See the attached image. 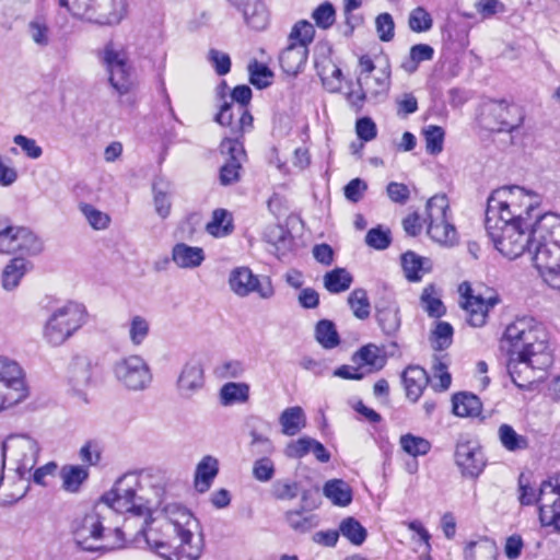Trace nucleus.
<instances>
[{
	"label": "nucleus",
	"instance_id": "obj_14",
	"mask_svg": "<svg viewBox=\"0 0 560 560\" xmlns=\"http://www.w3.org/2000/svg\"><path fill=\"white\" fill-rule=\"evenodd\" d=\"M24 396L22 369L16 362L0 357V409L18 404Z\"/></svg>",
	"mask_w": 560,
	"mask_h": 560
},
{
	"label": "nucleus",
	"instance_id": "obj_2",
	"mask_svg": "<svg viewBox=\"0 0 560 560\" xmlns=\"http://www.w3.org/2000/svg\"><path fill=\"white\" fill-rule=\"evenodd\" d=\"M528 253L545 282L560 290V215L547 212L536 219Z\"/></svg>",
	"mask_w": 560,
	"mask_h": 560
},
{
	"label": "nucleus",
	"instance_id": "obj_51",
	"mask_svg": "<svg viewBox=\"0 0 560 560\" xmlns=\"http://www.w3.org/2000/svg\"><path fill=\"white\" fill-rule=\"evenodd\" d=\"M434 287L429 284L422 291L420 301L430 317L440 318L445 314V306L439 298L433 296Z\"/></svg>",
	"mask_w": 560,
	"mask_h": 560
},
{
	"label": "nucleus",
	"instance_id": "obj_27",
	"mask_svg": "<svg viewBox=\"0 0 560 560\" xmlns=\"http://www.w3.org/2000/svg\"><path fill=\"white\" fill-rule=\"evenodd\" d=\"M245 23L255 31H262L269 23V12L260 0H245L241 8Z\"/></svg>",
	"mask_w": 560,
	"mask_h": 560
},
{
	"label": "nucleus",
	"instance_id": "obj_49",
	"mask_svg": "<svg viewBox=\"0 0 560 560\" xmlns=\"http://www.w3.org/2000/svg\"><path fill=\"white\" fill-rule=\"evenodd\" d=\"M315 336L317 341L326 349H332L340 342L335 324L328 319H322L317 323Z\"/></svg>",
	"mask_w": 560,
	"mask_h": 560
},
{
	"label": "nucleus",
	"instance_id": "obj_23",
	"mask_svg": "<svg viewBox=\"0 0 560 560\" xmlns=\"http://www.w3.org/2000/svg\"><path fill=\"white\" fill-rule=\"evenodd\" d=\"M490 114L495 119V126H488L492 130L511 132L518 128L524 120L522 110L516 105H510L506 101H493L490 104Z\"/></svg>",
	"mask_w": 560,
	"mask_h": 560
},
{
	"label": "nucleus",
	"instance_id": "obj_10",
	"mask_svg": "<svg viewBox=\"0 0 560 560\" xmlns=\"http://www.w3.org/2000/svg\"><path fill=\"white\" fill-rule=\"evenodd\" d=\"M116 380L129 390H144L152 382V373L144 359L131 354L119 359L114 364Z\"/></svg>",
	"mask_w": 560,
	"mask_h": 560
},
{
	"label": "nucleus",
	"instance_id": "obj_28",
	"mask_svg": "<svg viewBox=\"0 0 560 560\" xmlns=\"http://www.w3.org/2000/svg\"><path fill=\"white\" fill-rule=\"evenodd\" d=\"M506 369L512 382L520 388H525L528 384H532L535 381L532 373L534 370H538L532 361L526 358L521 359L513 355V353H510Z\"/></svg>",
	"mask_w": 560,
	"mask_h": 560
},
{
	"label": "nucleus",
	"instance_id": "obj_16",
	"mask_svg": "<svg viewBox=\"0 0 560 560\" xmlns=\"http://www.w3.org/2000/svg\"><path fill=\"white\" fill-rule=\"evenodd\" d=\"M455 464L466 478H477L485 469L487 460L477 440L460 435L455 446Z\"/></svg>",
	"mask_w": 560,
	"mask_h": 560
},
{
	"label": "nucleus",
	"instance_id": "obj_47",
	"mask_svg": "<svg viewBox=\"0 0 560 560\" xmlns=\"http://www.w3.org/2000/svg\"><path fill=\"white\" fill-rule=\"evenodd\" d=\"M339 532L355 546H361L368 536L366 529L352 516L346 517L340 522Z\"/></svg>",
	"mask_w": 560,
	"mask_h": 560
},
{
	"label": "nucleus",
	"instance_id": "obj_35",
	"mask_svg": "<svg viewBox=\"0 0 560 560\" xmlns=\"http://www.w3.org/2000/svg\"><path fill=\"white\" fill-rule=\"evenodd\" d=\"M62 488L71 493L80 490L81 485L89 478V470L78 465H65L60 470Z\"/></svg>",
	"mask_w": 560,
	"mask_h": 560
},
{
	"label": "nucleus",
	"instance_id": "obj_19",
	"mask_svg": "<svg viewBox=\"0 0 560 560\" xmlns=\"http://www.w3.org/2000/svg\"><path fill=\"white\" fill-rule=\"evenodd\" d=\"M220 149L222 154L228 155V159L220 168L219 179L221 185L229 186L240 180L242 163L246 158V153L243 143L231 138H224Z\"/></svg>",
	"mask_w": 560,
	"mask_h": 560
},
{
	"label": "nucleus",
	"instance_id": "obj_17",
	"mask_svg": "<svg viewBox=\"0 0 560 560\" xmlns=\"http://www.w3.org/2000/svg\"><path fill=\"white\" fill-rule=\"evenodd\" d=\"M464 285L466 287L463 293L465 301L462 306L466 311L467 322L472 327H482L487 323L489 311L500 303V298L493 292L489 295L474 294L468 283L462 284L460 290Z\"/></svg>",
	"mask_w": 560,
	"mask_h": 560
},
{
	"label": "nucleus",
	"instance_id": "obj_32",
	"mask_svg": "<svg viewBox=\"0 0 560 560\" xmlns=\"http://www.w3.org/2000/svg\"><path fill=\"white\" fill-rule=\"evenodd\" d=\"M219 472V462L217 458L208 455L205 456L200 463L197 465L196 475H195V483L196 488L199 492L207 491L212 480Z\"/></svg>",
	"mask_w": 560,
	"mask_h": 560
},
{
	"label": "nucleus",
	"instance_id": "obj_41",
	"mask_svg": "<svg viewBox=\"0 0 560 560\" xmlns=\"http://www.w3.org/2000/svg\"><path fill=\"white\" fill-rule=\"evenodd\" d=\"M206 231L213 236H226L233 231L232 215L225 209H215Z\"/></svg>",
	"mask_w": 560,
	"mask_h": 560
},
{
	"label": "nucleus",
	"instance_id": "obj_22",
	"mask_svg": "<svg viewBox=\"0 0 560 560\" xmlns=\"http://www.w3.org/2000/svg\"><path fill=\"white\" fill-rule=\"evenodd\" d=\"M236 112L240 117L237 122L234 124V105L230 102H224L220 105V110L215 115L214 120L221 126H229L231 128V136L229 138L240 141L243 133L253 127V116L247 107L237 106Z\"/></svg>",
	"mask_w": 560,
	"mask_h": 560
},
{
	"label": "nucleus",
	"instance_id": "obj_59",
	"mask_svg": "<svg viewBox=\"0 0 560 560\" xmlns=\"http://www.w3.org/2000/svg\"><path fill=\"white\" fill-rule=\"evenodd\" d=\"M312 19L317 27L322 30L330 28L336 21L335 7L328 1L319 4L312 12Z\"/></svg>",
	"mask_w": 560,
	"mask_h": 560
},
{
	"label": "nucleus",
	"instance_id": "obj_24",
	"mask_svg": "<svg viewBox=\"0 0 560 560\" xmlns=\"http://www.w3.org/2000/svg\"><path fill=\"white\" fill-rule=\"evenodd\" d=\"M351 361L358 368L369 366V372L381 371L387 361L384 351L374 343H369L355 351Z\"/></svg>",
	"mask_w": 560,
	"mask_h": 560
},
{
	"label": "nucleus",
	"instance_id": "obj_12",
	"mask_svg": "<svg viewBox=\"0 0 560 560\" xmlns=\"http://www.w3.org/2000/svg\"><path fill=\"white\" fill-rule=\"evenodd\" d=\"M107 514H109L108 506L102 505L97 502L91 512L86 513L75 523L73 534L77 544L81 546L83 550L98 551L110 549L104 546H94L90 544V539L98 540L103 537V532L105 530L103 521L106 518Z\"/></svg>",
	"mask_w": 560,
	"mask_h": 560
},
{
	"label": "nucleus",
	"instance_id": "obj_52",
	"mask_svg": "<svg viewBox=\"0 0 560 560\" xmlns=\"http://www.w3.org/2000/svg\"><path fill=\"white\" fill-rule=\"evenodd\" d=\"M425 140V150L431 155H436L443 151L445 132L442 127L430 125L423 129Z\"/></svg>",
	"mask_w": 560,
	"mask_h": 560
},
{
	"label": "nucleus",
	"instance_id": "obj_21",
	"mask_svg": "<svg viewBox=\"0 0 560 560\" xmlns=\"http://www.w3.org/2000/svg\"><path fill=\"white\" fill-rule=\"evenodd\" d=\"M205 369L197 359L188 360L182 368L177 381L176 390L182 398L190 399L205 387Z\"/></svg>",
	"mask_w": 560,
	"mask_h": 560
},
{
	"label": "nucleus",
	"instance_id": "obj_46",
	"mask_svg": "<svg viewBox=\"0 0 560 560\" xmlns=\"http://www.w3.org/2000/svg\"><path fill=\"white\" fill-rule=\"evenodd\" d=\"M427 259L408 250L401 255V266L406 278L411 282H417L421 279V272L427 271L424 262Z\"/></svg>",
	"mask_w": 560,
	"mask_h": 560
},
{
	"label": "nucleus",
	"instance_id": "obj_48",
	"mask_svg": "<svg viewBox=\"0 0 560 560\" xmlns=\"http://www.w3.org/2000/svg\"><path fill=\"white\" fill-rule=\"evenodd\" d=\"M359 88H365L370 93L371 97L377 98L380 95H385L389 89V75L383 72L377 77H359L358 78Z\"/></svg>",
	"mask_w": 560,
	"mask_h": 560
},
{
	"label": "nucleus",
	"instance_id": "obj_25",
	"mask_svg": "<svg viewBox=\"0 0 560 560\" xmlns=\"http://www.w3.org/2000/svg\"><path fill=\"white\" fill-rule=\"evenodd\" d=\"M376 320L386 335L395 334L400 326L398 306L392 299H381L375 304Z\"/></svg>",
	"mask_w": 560,
	"mask_h": 560
},
{
	"label": "nucleus",
	"instance_id": "obj_37",
	"mask_svg": "<svg viewBox=\"0 0 560 560\" xmlns=\"http://www.w3.org/2000/svg\"><path fill=\"white\" fill-rule=\"evenodd\" d=\"M249 399V385L246 383L230 382L220 389V402L223 406L243 404Z\"/></svg>",
	"mask_w": 560,
	"mask_h": 560
},
{
	"label": "nucleus",
	"instance_id": "obj_4",
	"mask_svg": "<svg viewBox=\"0 0 560 560\" xmlns=\"http://www.w3.org/2000/svg\"><path fill=\"white\" fill-rule=\"evenodd\" d=\"M503 342L510 345V353L532 361L538 371H545L552 364L547 334L533 317H520L508 325Z\"/></svg>",
	"mask_w": 560,
	"mask_h": 560
},
{
	"label": "nucleus",
	"instance_id": "obj_1",
	"mask_svg": "<svg viewBox=\"0 0 560 560\" xmlns=\"http://www.w3.org/2000/svg\"><path fill=\"white\" fill-rule=\"evenodd\" d=\"M541 197L520 186L501 187L489 196L485 228L494 247L509 259L524 254L532 244V226L541 215Z\"/></svg>",
	"mask_w": 560,
	"mask_h": 560
},
{
	"label": "nucleus",
	"instance_id": "obj_56",
	"mask_svg": "<svg viewBox=\"0 0 560 560\" xmlns=\"http://www.w3.org/2000/svg\"><path fill=\"white\" fill-rule=\"evenodd\" d=\"M150 324L143 316L135 315L129 323V339L133 346H140L149 336Z\"/></svg>",
	"mask_w": 560,
	"mask_h": 560
},
{
	"label": "nucleus",
	"instance_id": "obj_33",
	"mask_svg": "<svg viewBox=\"0 0 560 560\" xmlns=\"http://www.w3.org/2000/svg\"><path fill=\"white\" fill-rule=\"evenodd\" d=\"M323 493L335 505L347 506L352 502V489L342 479L328 480L323 488Z\"/></svg>",
	"mask_w": 560,
	"mask_h": 560
},
{
	"label": "nucleus",
	"instance_id": "obj_54",
	"mask_svg": "<svg viewBox=\"0 0 560 560\" xmlns=\"http://www.w3.org/2000/svg\"><path fill=\"white\" fill-rule=\"evenodd\" d=\"M454 329L447 322H436L432 330L431 341L435 350L447 349L453 341Z\"/></svg>",
	"mask_w": 560,
	"mask_h": 560
},
{
	"label": "nucleus",
	"instance_id": "obj_11",
	"mask_svg": "<svg viewBox=\"0 0 560 560\" xmlns=\"http://www.w3.org/2000/svg\"><path fill=\"white\" fill-rule=\"evenodd\" d=\"M137 486L138 478L135 475H124L115 482L110 491L102 495L100 503L108 506V513L112 511L118 513L132 512L141 515V505L136 502Z\"/></svg>",
	"mask_w": 560,
	"mask_h": 560
},
{
	"label": "nucleus",
	"instance_id": "obj_38",
	"mask_svg": "<svg viewBox=\"0 0 560 560\" xmlns=\"http://www.w3.org/2000/svg\"><path fill=\"white\" fill-rule=\"evenodd\" d=\"M325 289L334 294L347 291L352 282L353 277L345 268H335L324 276Z\"/></svg>",
	"mask_w": 560,
	"mask_h": 560
},
{
	"label": "nucleus",
	"instance_id": "obj_61",
	"mask_svg": "<svg viewBox=\"0 0 560 560\" xmlns=\"http://www.w3.org/2000/svg\"><path fill=\"white\" fill-rule=\"evenodd\" d=\"M271 493L277 500H293L300 494V485L290 479H279L272 483Z\"/></svg>",
	"mask_w": 560,
	"mask_h": 560
},
{
	"label": "nucleus",
	"instance_id": "obj_45",
	"mask_svg": "<svg viewBox=\"0 0 560 560\" xmlns=\"http://www.w3.org/2000/svg\"><path fill=\"white\" fill-rule=\"evenodd\" d=\"M27 34L33 43L39 48L47 47L51 42L50 27L42 16H37L30 21L27 24Z\"/></svg>",
	"mask_w": 560,
	"mask_h": 560
},
{
	"label": "nucleus",
	"instance_id": "obj_9",
	"mask_svg": "<svg viewBox=\"0 0 560 560\" xmlns=\"http://www.w3.org/2000/svg\"><path fill=\"white\" fill-rule=\"evenodd\" d=\"M450 205L445 195H435L431 197L425 207V218L428 235L436 243L452 244L456 238L455 226L448 221Z\"/></svg>",
	"mask_w": 560,
	"mask_h": 560
},
{
	"label": "nucleus",
	"instance_id": "obj_58",
	"mask_svg": "<svg viewBox=\"0 0 560 560\" xmlns=\"http://www.w3.org/2000/svg\"><path fill=\"white\" fill-rule=\"evenodd\" d=\"M166 188H168V184L163 180L153 183L155 211L163 219H165L171 211V201Z\"/></svg>",
	"mask_w": 560,
	"mask_h": 560
},
{
	"label": "nucleus",
	"instance_id": "obj_15",
	"mask_svg": "<svg viewBox=\"0 0 560 560\" xmlns=\"http://www.w3.org/2000/svg\"><path fill=\"white\" fill-rule=\"evenodd\" d=\"M536 503L541 525H553L560 532V472L541 482Z\"/></svg>",
	"mask_w": 560,
	"mask_h": 560
},
{
	"label": "nucleus",
	"instance_id": "obj_50",
	"mask_svg": "<svg viewBox=\"0 0 560 560\" xmlns=\"http://www.w3.org/2000/svg\"><path fill=\"white\" fill-rule=\"evenodd\" d=\"M79 210L84 215L85 220L89 222L92 229L100 231L108 228L110 223V217L107 213L86 202H80Z\"/></svg>",
	"mask_w": 560,
	"mask_h": 560
},
{
	"label": "nucleus",
	"instance_id": "obj_13",
	"mask_svg": "<svg viewBox=\"0 0 560 560\" xmlns=\"http://www.w3.org/2000/svg\"><path fill=\"white\" fill-rule=\"evenodd\" d=\"M43 250V243L28 229L23 226L0 225V254L21 253L37 255Z\"/></svg>",
	"mask_w": 560,
	"mask_h": 560
},
{
	"label": "nucleus",
	"instance_id": "obj_63",
	"mask_svg": "<svg viewBox=\"0 0 560 560\" xmlns=\"http://www.w3.org/2000/svg\"><path fill=\"white\" fill-rule=\"evenodd\" d=\"M390 242L389 231H384L381 226L371 229L365 235V243L377 250L386 249Z\"/></svg>",
	"mask_w": 560,
	"mask_h": 560
},
{
	"label": "nucleus",
	"instance_id": "obj_18",
	"mask_svg": "<svg viewBox=\"0 0 560 560\" xmlns=\"http://www.w3.org/2000/svg\"><path fill=\"white\" fill-rule=\"evenodd\" d=\"M231 290L238 296H247L252 292L258 293L261 299L268 300L275 295V289L269 278L260 282L247 267L232 270L229 279Z\"/></svg>",
	"mask_w": 560,
	"mask_h": 560
},
{
	"label": "nucleus",
	"instance_id": "obj_8",
	"mask_svg": "<svg viewBox=\"0 0 560 560\" xmlns=\"http://www.w3.org/2000/svg\"><path fill=\"white\" fill-rule=\"evenodd\" d=\"M39 448L37 442L25 434L9 435L1 444V470L5 466L7 456L13 459L15 471L24 479L37 462Z\"/></svg>",
	"mask_w": 560,
	"mask_h": 560
},
{
	"label": "nucleus",
	"instance_id": "obj_6",
	"mask_svg": "<svg viewBox=\"0 0 560 560\" xmlns=\"http://www.w3.org/2000/svg\"><path fill=\"white\" fill-rule=\"evenodd\" d=\"M96 55L108 73L110 85L120 95L127 94L132 86V66L126 48L121 44L109 40Z\"/></svg>",
	"mask_w": 560,
	"mask_h": 560
},
{
	"label": "nucleus",
	"instance_id": "obj_42",
	"mask_svg": "<svg viewBox=\"0 0 560 560\" xmlns=\"http://www.w3.org/2000/svg\"><path fill=\"white\" fill-rule=\"evenodd\" d=\"M70 383L74 388L85 387L92 380V365L85 358H77L70 365Z\"/></svg>",
	"mask_w": 560,
	"mask_h": 560
},
{
	"label": "nucleus",
	"instance_id": "obj_64",
	"mask_svg": "<svg viewBox=\"0 0 560 560\" xmlns=\"http://www.w3.org/2000/svg\"><path fill=\"white\" fill-rule=\"evenodd\" d=\"M375 26L378 38L382 42H390L394 38L395 23L389 13L385 12L378 14L375 20Z\"/></svg>",
	"mask_w": 560,
	"mask_h": 560
},
{
	"label": "nucleus",
	"instance_id": "obj_43",
	"mask_svg": "<svg viewBox=\"0 0 560 560\" xmlns=\"http://www.w3.org/2000/svg\"><path fill=\"white\" fill-rule=\"evenodd\" d=\"M499 439L504 448L510 452L526 450L529 445L528 439L518 434L510 424H501Z\"/></svg>",
	"mask_w": 560,
	"mask_h": 560
},
{
	"label": "nucleus",
	"instance_id": "obj_62",
	"mask_svg": "<svg viewBox=\"0 0 560 560\" xmlns=\"http://www.w3.org/2000/svg\"><path fill=\"white\" fill-rule=\"evenodd\" d=\"M207 59L218 75H225L231 71V58L226 52L211 48Z\"/></svg>",
	"mask_w": 560,
	"mask_h": 560
},
{
	"label": "nucleus",
	"instance_id": "obj_39",
	"mask_svg": "<svg viewBox=\"0 0 560 560\" xmlns=\"http://www.w3.org/2000/svg\"><path fill=\"white\" fill-rule=\"evenodd\" d=\"M282 427V433L285 435H295L304 427L305 415L301 407H290L282 411L279 417Z\"/></svg>",
	"mask_w": 560,
	"mask_h": 560
},
{
	"label": "nucleus",
	"instance_id": "obj_36",
	"mask_svg": "<svg viewBox=\"0 0 560 560\" xmlns=\"http://www.w3.org/2000/svg\"><path fill=\"white\" fill-rule=\"evenodd\" d=\"M434 49L428 44H416L411 46L409 56L401 62V68L409 74L415 73L419 65L433 59Z\"/></svg>",
	"mask_w": 560,
	"mask_h": 560
},
{
	"label": "nucleus",
	"instance_id": "obj_53",
	"mask_svg": "<svg viewBox=\"0 0 560 560\" xmlns=\"http://www.w3.org/2000/svg\"><path fill=\"white\" fill-rule=\"evenodd\" d=\"M348 304L357 318L365 319L370 316V302L364 289L353 290L348 298Z\"/></svg>",
	"mask_w": 560,
	"mask_h": 560
},
{
	"label": "nucleus",
	"instance_id": "obj_57",
	"mask_svg": "<svg viewBox=\"0 0 560 560\" xmlns=\"http://www.w3.org/2000/svg\"><path fill=\"white\" fill-rule=\"evenodd\" d=\"M249 81L258 89H265L271 84L273 77L271 70L264 63L253 61L248 65Z\"/></svg>",
	"mask_w": 560,
	"mask_h": 560
},
{
	"label": "nucleus",
	"instance_id": "obj_20",
	"mask_svg": "<svg viewBox=\"0 0 560 560\" xmlns=\"http://www.w3.org/2000/svg\"><path fill=\"white\" fill-rule=\"evenodd\" d=\"M126 13L125 0H93L88 5V12L78 19L98 25L118 24Z\"/></svg>",
	"mask_w": 560,
	"mask_h": 560
},
{
	"label": "nucleus",
	"instance_id": "obj_40",
	"mask_svg": "<svg viewBox=\"0 0 560 560\" xmlns=\"http://www.w3.org/2000/svg\"><path fill=\"white\" fill-rule=\"evenodd\" d=\"M287 524L296 533H306L318 525L316 515L305 514L303 509L289 510L284 513Z\"/></svg>",
	"mask_w": 560,
	"mask_h": 560
},
{
	"label": "nucleus",
	"instance_id": "obj_60",
	"mask_svg": "<svg viewBox=\"0 0 560 560\" xmlns=\"http://www.w3.org/2000/svg\"><path fill=\"white\" fill-rule=\"evenodd\" d=\"M401 448L411 456L425 455L431 448L428 440L412 434H405L400 438Z\"/></svg>",
	"mask_w": 560,
	"mask_h": 560
},
{
	"label": "nucleus",
	"instance_id": "obj_34",
	"mask_svg": "<svg viewBox=\"0 0 560 560\" xmlns=\"http://www.w3.org/2000/svg\"><path fill=\"white\" fill-rule=\"evenodd\" d=\"M453 412L458 417H477L482 404L478 396L470 393H457L453 396Z\"/></svg>",
	"mask_w": 560,
	"mask_h": 560
},
{
	"label": "nucleus",
	"instance_id": "obj_31",
	"mask_svg": "<svg viewBox=\"0 0 560 560\" xmlns=\"http://www.w3.org/2000/svg\"><path fill=\"white\" fill-rule=\"evenodd\" d=\"M497 544L488 537H481L467 544L464 550L465 560H495Z\"/></svg>",
	"mask_w": 560,
	"mask_h": 560
},
{
	"label": "nucleus",
	"instance_id": "obj_3",
	"mask_svg": "<svg viewBox=\"0 0 560 560\" xmlns=\"http://www.w3.org/2000/svg\"><path fill=\"white\" fill-rule=\"evenodd\" d=\"M164 512L167 518L164 532L170 540H148L151 548L165 560H198L205 544L201 535L194 540L190 529L194 522L191 513L176 504L167 505Z\"/></svg>",
	"mask_w": 560,
	"mask_h": 560
},
{
	"label": "nucleus",
	"instance_id": "obj_44",
	"mask_svg": "<svg viewBox=\"0 0 560 560\" xmlns=\"http://www.w3.org/2000/svg\"><path fill=\"white\" fill-rule=\"evenodd\" d=\"M265 237L267 242L272 244L281 255H284L290 250L293 244V236L291 233L282 225L278 224L269 226L265 233Z\"/></svg>",
	"mask_w": 560,
	"mask_h": 560
},
{
	"label": "nucleus",
	"instance_id": "obj_55",
	"mask_svg": "<svg viewBox=\"0 0 560 560\" xmlns=\"http://www.w3.org/2000/svg\"><path fill=\"white\" fill-rule=\"evenodd\" d=\"M433 19L431 14L423 8L417 7L408 16V26L415 33H424L432 28Z\"/></svg>",
	"mask_w": 560,
	"mask_h": 560
},
{
	"label": "nucleus",
	"instance_id": "obj_26",
	"mask_svg": "<svg viewBox=\"0 0 560 560\" xmlns=\"http://www.w3.org/2000/svg\"><path fill=\"white\" fill-rule=\"evenodd\" d=\"M401 378L407 398L417 401L429 382L425 370L418 365H409L401 373Z\"/></svg>",
	"mask_w": 560,
	"mask_h": 560
},
{
	"label": "nucleus",
	"instance_id": "obj_30",
	"mask_svg": "<svg viewBox=\"0 0 560 560\" xmlns=\"http://www.w3.org/2000/svg\"><path fill=\"white\" fill-rule=\"evenodd\" d=\"M33 268L31 261L23 257L12 258L2 271V287L7 291L15 289L21 279Z\"/></svg>",
	"mask_w": 560,
	"mask_h": 560
},
{
	"label": "nucleus",
	"instance_id": "obj_29",
	"mask_svg": "<svg viewBox=\"0 0 560 560\" xmlns=\"http://www.w3.org/2000/svg\"><path fill=\"white\" fill-rule=\"evenodd\" d=\"M172 259L179 268L192 269L202 264L205 260V253L201 247L189 246L185 243H177L173 247Z\"/></svg>",
	"mask_w": 560,
	"mask_h": 560
},
{
	"label": "nucleus",
	"instance_id": "obj_7",
	"mask_svg": "<svg viewBox=\"0 0 560 560\" xmlns=\"http://www.w3.org/2000/svg\"><path fill=\"white\" fill-rule=\"evenodd\" d=\"M85 312L78 303H68L56 310L45 326V338L52 346L65 342L84 323Z\"/></svg>",
	"mask_w": 560,
	"mask_h": 560
},
{
	"label": "nucleus",
	"instance_id": "obj_5",
	"mask_svg": "<svg viewBox=\"0 0 560 560\" xmlns=\"http://www.w3.org/2000/svg\"><path fill=\"white\" fill-rule=\"evenodd\" d=\"M315 27L306 21H298L288 36V46L281 51V69L290 75H296L304 67L308 56V45L314 40Z\"/></svg>",
	"mask_w": 560,
	"mask_h": 560
}]
</instances>
